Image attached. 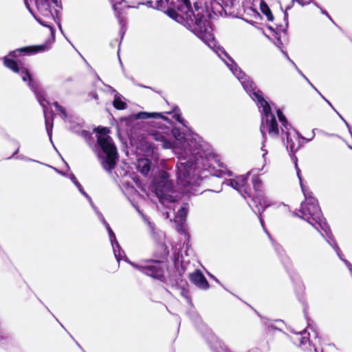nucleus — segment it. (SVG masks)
I'll use <instances>...</instances> for the list:
<instances>
[{
    "mask_svg": "<svg viewBox=\"0 0 352 352\" xmlns=\"http://www.w3.org/2000/svg\"><path fill=\"white\" fill-rule=\"evenodd\" d=\"M177 11L169 9L167 14L177 22L183 24L192 32L197 37L203 41L210 48L226 63L232 74L241 82L242 86L250 96L257 102L262 114L261 132L263 139L268 133L272 138L278 135L279 131L276 117L272 112V108L267 101L263 97V93L256 89L254 83L232 61L224 60L222 55L227 56L226 53L216 45L210 22L203 14L204 8L199 5L197 0H177Z\"/></svg>",
    "mask_w": 352,
    "mask_h": 352,
    "instance_id": "nucleus-1",
    "label": "nucleus"
},
{
    "mask_svg": "<svg viewBox=\"0 0 352 352\" xmlns=\"http://www.w3.org/2000/svg\"><path fill=\"white\" fill-rule=\"evenodd\" d=\"M152 138L162 142L165 149H172L177 155V185L183 193L195 194L201 178L198 174L199 161L202 159L200 138L192 133H184L178 128H161L151 133Z\"/></svg>",
    "mask_w": 352,
    "mask_h": 352,
    "instance_id": "nucleus-2",
    "label": "nucleus"
},
{
    "mask_svg": "<svg viewBox=\"0 0 352 352\" xmlns=\"http://www.w3.org/2000/svg\"><path fill=\"white\" fill-rule=\"evenodd\" d=\"M53 6L48 0H24L25 5L35 19L42 25L49 28L52 41L55 40V31L50 25L51 21H56L58 13L62 9L61 3L58 1L59 8L51 0Z\"/></svg>",
    "mask_w": 352,
    "mask_h": 352,
    "instance_id": "nucleus-3",
    "label": "nucleus"
},
{
    "mask_svg": "<svg viewBox=\"0 0 352 352\" xmlns=\"http://www.w3.org/2000/svg\"><path fill=\"white\" fill-rule=\"evenodd\" d=\"M48 49L49 46L47 44L28 46L16 49L10 52L8 56L3 57V65L14 73L19 74L23 81L27 82L31 89L34 90V82L28 69L22 65H19L12 58H16L23 54H32L38 52H44Z\"/></svg>",
    "mask_w": 352,
    "mask_h": 352,
    "instance_id": "nucleus-4",
    "label": "nucleus"
},
{
    "mask_svg": "<svg viewBox=\"0 0 352 352\" xmlns=\"http://www.w3.org/2000/svg\"><path fill=\"white\" fill-rule=\"evenodd\" d=\"M300 186L305 197V200L302 203L299 210L300 214L298 215L313 226L318 231L321 232L320 230H322L324 233L327 234L329 228L323 220L317 200L305 191L302 183Z\"/></svg>",
    "mask_w": 352,
    "mask_h": 352,
    "instance_id": "nucleus-5",
    "label": "nucleus"
},
{
    "mask_svg": "<svg viewBox=\"0 0 352 352\" xmlns=\"http://www.w3.org/2000/svg\"><path fill=\"white\" fill-rule=\"evenodd\" d=\"M97 132V142L102 151L98 153V157L102 167L107 171L114 168L118 159L116 147L111 138L109 135V129L107 127L98 126L96 129Z\"/></svg>",
    "mask_w": 352,
    "mask_h": 352,
    "instance_id": "nucleus-6",
    "label": "nucleus"
},
{
    "mask_svg": "<svg viewBox=\"0 0 352 352\" xmlns=\"http://www.w3.org/2000/svg\"><path fill=\"white\" fill-rule=\"evenodd\" d=\"M290 332L291 334L287 335V336L294 344L304 351H311L314 349L315 352H318L316 344L320 342L318 338V331H312V335H311L309 331Z\"/></svg>",
    "mask_w": 352,
    "mask_h": 352,
    "instance_id": "nucleus-7",
    "label": "nucleus"
},
{
    "mask_svg": "<svg viewBox=\"0 0 352 352\" xmlns=\"http://www.w3.org/2000/svg\"><path fill=\"white\" fill-rule=\"evenodd\" d=\"M277 116L281 123V133L287 139V147L291 152H296L300 146V138L298 132L290 125L283 113L277 110Z\"/></svg>",
    "mask_w": 352,
    "mask_h": 352,
    "instance_id": "nucleus-8",
    "label": "nucleus"
},
{
    "mask_svg": "<svg viewBox=\"0 0 352 352\" xmlns=\"http://www.w3.org/2000/svg\"><path fill=\"white\" fill-rule=\"evenodd\" d=\"M129 263L133 267L145 274L159 280H162L164 277L166 267L165 264L156 260L143 261L140 264H135L132 262Z\"/></svg>",
    "mask_w": 352,
    "mask_h": 352,
    "instance_id": "nucleus-9",
    "label": "nucleus"
},
{
    "mask_svg": "<svg viewBox=\"0 0 352 352\" xmlns=\"http://www.w3.org/2000/svg\"><path fill=\"white\" fill-rule=\"evenodd\" d=\"M248 176H239L234 179L227 180L224 184L231 186L236 190L244 198L250 197V189L247 186Z\"/></svg>",
    "mask_w": 352,
    "mask_h": 352,
    "instance_id": "nucleus-10",
    "label": "nucleus"
},
{
    "mask_svg": "<svg viewBox=\"0 0 352 352\" xmlns=\"http://www.w3.org/2000/svg\"><path fill=\"white\" fill-rule=\"evenodd\" d=\"M203 337L213 352H231L213 331H204Z\"/></svg>",
    "mask_w": 352,
    "mask_h": 352,
    "instance_id": "nucleus-11",
    "label": "nucleus"
},
{
    "mask_svg": "<svg viewBox=\"0 0 352 352\" xmlns=\"http://www.w3.org/2000/svg\"><path fill=\"white\" fill-rule=\"evenodd\" d=\"M99 217L108 231L109 239L112 245L114 255L117 261L119 262L122 258L123 252L121 250L120 246L116 240V235L113 233V230L111 229L108 223L104 220V217L101 214H99Z\"/></svg>",
    "mask_w": 352,
    "mask_h": 352,
    "instance_id": "nucleus-12",
    "label": "nucleus"
},
{
    "mask_svg": "<svg viewBox=\"0 0 352 352\" xmlns=\"http://www.w3.org/2000/svg\"><path fill=\"white\" fill-rule=\"evenodd\" d=\"M252 201L256 204V207L257 208L256 212L258 214L260 222L263 227V219L261 214L263 212L266 208L272 205V201L267 197H263L260 194H256L252 198Z\"/></svg>",
    "mask_w": 352,
    "mask_h": 352,
    "instance_id": "nucleus-13",
    "label": "nucleus"
},
{
    "mask_svg": "<svg viewBox=\"0 0 352 352\" xmlns=\"http://www.w3.org/2000/svg\"><path fill=\"white\" fill-rule=\"evenodd\" d=\"M189 278L190 281L199 288L204 290L208 289L209 288L208 282L199 270H196L195 272L190 274Z\"/></svg>",
    "mask_w": 352,
    "mask_h": 352,
    "instance_id": "nucleus-14",
    "label": "nucleus"
},
{
    "mask_svg": "<svg viewBox=\"0 0 352 352\" xmlns=\"http://www.w3.org/2000/svg\"><path fill=\"white\" fill-rule=\"evenodd\" d=\"M38 100L40 103V104L42 106L43 109V113L45 115V126H46V130L47 132V134L50 137V139H52V127H53V123H52V119L48 116L47 114V107L48 104L47 101H46L45 99H41L40 96H37Z\"/></svg>",
    "mask_w": 352,
    "mask_h": 352,
    "instance_id": "nucleus-15",
    "label": "nucleus"
},
{
    "mask_svg": "<svg viewBox=\"0 0 352 352\" xmlns=\"http://www.w3.org/2000/svg\"><path fill=\"white\" fill-rule=\"evenodd\" d=\"M151 167V163L148 159L141 158L138 160L137 168L143 175H147Z\"/></svg>",
    "mask_w": 352,
    "mask_h": 352,
    "instance_id": "nucleus-16",
    "label": "nucleus"
},
{
    "mask_svg": "<svg viewBox=\"0 0 352 352\" xmlns=\"http://www.w3.org/2000/svg\"><path fill=\"white\" fill-rule=\"evenodd\" d=\"M178 204H174V208L173 210H175L176 208H177V212L175 217V222L176 223H182L183 221L186 219L188 210L186 208V206H178Z\"/></svg>",
    "mask_w": 352,
    "mask_h": 352,
    "instance_id": "nucleus-17",
    "label": "nucleus"
},
{
    "mask_svg": "<svg viewBox=\"0 0 352 352\" xmlns=\"http://www.w3.org/2000/svg\"><path fill=\"white\" fill-rule=\"evenodd\" d=\"M109 88L112 90L113 93H115L114 100L113 102L114 107L117 109H124L126 108V104L124 101H122L121 98V95L116 92V91L113 89L111 87Z\"/></svg>",
    "mask_w": 352,
    "mask_h": 352,
    "instance_id": "nucleus-18",
    "label": "nucleus"
},
{
    "mask_svg": "<svg viewBox=\"0 0 352 352\" xmlns=\"http://www.w3.org/2000/svg\"><path fill=\"white\" fill-rule=\"evenodd\" d=\"M137 119H148V118H162L165 119V117L160 113H147V112H140L135 116Z\"/></svg>",
    "mask_w": 352,
    "mask_h": 352,
    "instance_id": "nucleus-19",
    "label": "nucleus"
},
{
    "mask_svg": "<svg viewBox=\"0 0 352 352\" xmlns=\"http://www.w3.org/2000/svg\"><path fill=\"white\" fill-rule=\"evenodd\" d=\"M240 3L245 10L250 9L252 12H255V10L252 8L251 0H232L231 6H236Z\"/></svg>",
    "mask_w": 352,
    "mask_h": 352,
    "instance_id": "nucleus-20",
    "label": "nucleus"
},
{
    "mask_svg": "<svg viewBox=\"0 0 352 352\" xmlns=\"http://www.w3.org/2000/svg\"><path fill=\"white\" fill-rule=\"evenodd\" d=\"M260 7L262 13L265 15L267 19L270 21H272L274 16L268 6L262 1H261Z\"/></svg>",
    "mask_w": 352,
    "mask_h": 352,
    "instance_id": "nucleus-21",
    "label": "nucleus"
},
{
    "mask_svg": "<svg viewBox=\"0 0 352 352\" xmlns=\"http://www.w3.org/2000/svg\"><path fill=\"white\" fill-rule=\"evenodd\" d=\"M168 5V0H156L155 5H151L158 10H163Z\"/></svg>",
    "mask_w": 352,
    "mask_h": 352,
    "instance_id": "nucleus-22",
    "label": "nucleus"
},
{
    "mask_svg": "<svg viewBox=\"0 0 352 352\" xmlns=\"http://www.w3.org/2000/svg\"><path fill=\"white\" fill-rule=\"evenodd\" d=\"M253 187L256 191L260 190L262 187L263 182L261 179L258 176H254L252 179Z\"/></svg>",
    "mask_w": 352,
    "mask_h": 352,
    "instance_id": "nucleus-23",
    "label": "nucleus"
},
{
    "mask_svg": "<svg viewBox=\"0 0 352 352\" xmlns=\"http://www.w3.org/2000/svg\"><path fill=\"white\" fill-rule=\"evenodd\" d=\"M70 179L73 182V183L76 186V187L78 188L80 192L90 200V198L88 197L87 193L83 191L82 186L80 185V184L76 180V178L75 175H73V174H71L70 175Z\"/></svg>",
    "mask_w": 352,
    "mask_h": 352,
    "instance_id": "nucleus-24",
    "label": "nucleus"
},
{
    "mask_svg": "<svg viewBox=\"0 0 352 352\" xmlns=\"http://www.w3.org/2000/svg\"><path fill=\"white\" fill-rule=\"evenodd\" d=\"M321 352H338L336 346L333 344H328L322 346Z\"/></svg>",
    "mask_w": 352,
    "mask_h": 352,
    "instance_id": "nucleus-25",
    "label": "nucleus"
},
{
    "mask_svg": "<svg viewBox=\"0 0 352 352\" xmlns=\"http://www.w3.org/2000/svg\"><path fill=\"white\" fill-rule=\"evenodd\" d=\"M52 106L54 107V108L56 109V110L60 112L61 113V116L63 119H66L67 116V112L65 110V109H63L61 106H60L57 102H54L52 104Z\"/></svg>",
    "mask_w": 352,
    "mask_h": 352,
    "instance_id": "nucleus-26",
    "label": "nucleus"
},
{
    "mask_svg": "<svg viewBox=\"0 0 352 352\" xmlns=\"http://www.w3.org/2000/svg\"><path fill=\"white\" fill-rule=\"evenodd\" d=\"M155 153V148L153 146H152L151 144H149L147 146V150L146 151V155L147 156H152Z\"/></svg>",
    "mask_w": 352,
    "mask_h": 352,
    "instance_id": "nucleus-27",
    "label": "nucleus"
},
{
    "mask_svg": "<svg viewBox=\"0 0 352 352\" xmlns=\"http://www.w3.org/2000/svg\"><path fill=\"white\" fill-rule=\"evenodd\" d=\"M113 4V8L116 12H119L120 8L118 5H120L124 0H110Z\"/></svg>",
    "mask_w": 352,
    "mask_h": 352,
    "instance_id": "nucleus-28",
    "label": "nucleus"
},
{
    "mask_svg": "<svg viewBox=\"0 0 352 352\" xmlns=\"http://www.w3.org/2000/svg\"><path fill=\"white\" fill-rule=\"evenodd\" d=\"M293 64V65L295 67V68L296 69V70L298 71V72L309 82V84H310V85L314 88L316 91L317 89L314 87V86L310 82V81L308 80V78L301 72L300 70L298 69V67L296 66V65L291 60H289Z\"/></svg>",
    "mask_w": 352,
    "mask_h": 352,
    "instance_id": "nucleus-29",
    "label": "nucleus"
},
{
    "mask_svg": "<svg viewBox=\"0 0 352 352\" xmlns=\"http://www.w3.org/2000/svg\"><path fill=\"white\" fill-rule=\"evenodd\" d=\"M219 3L215 1H212L210 2V9L212 10V12H215V10H218L217 8V6L218 5Z\"/></svg>",
    "mask_w": 352,
    "mask_h": 352,
    "instance_id": "nucleus-30",
    "label": "nucleus"
},
{
    "mask_svg": "<svg viewBox=\"0 0 352 352\" xmlns=\"http://www.w3.org/2000/svg\"><path fill=\"white\" fill-rule=\"evenodd\" d=\"M276 324V326H272V327L274 329V330H280L282 328L281 324L283 322L281 321H277Z\"/></svg>",
    "mask_w": 352,
    "mask_h": 352,
    "instance_id": "nucleus-31",
    "label": "nucleus"
},
{
    "mask_svg": "<svg viewBox=\"0 0 352 352\" xmlns=\"http://www.w3.org/2000/svg\"><path fill=\"white\" fill-rule=\"evenodd\" d=\"M328 242H329V244H330V245H331V246L335 249V250L336 251V252H337L338 255L339 256H340V253H339V252H340V249H339V248H338L336 244H333V243H331L329 241H328Z\"/></svg>",
    "mask_w": 352,
    "mask_h": 352,
    "instance_id": "nucleus-32",
    "label": "nucleus"
},
{
    "mask_svg": "<svg viewBox=\"0 0 352 352\" xmlns=\"http://www.w3.org/2000/svg\"><path fill=\"white\" fill-rule=\"evenodd\" d=\"M174 117L175 118V119H176L179 122H180V123H182V124H183L184 125V122H184V120H183V119L182 118V117H181V116H180V115H179V114H175Z\"/></svg>",
    "mask_w": 352,
    "mask_h": 352,
    "instance_id": "nucleus-33",
    "label": "nucleus"
},
{
    "mask_svg": "<svg viewBox=\"0 0 352 352\" xmlns=\"http://www.w3.org/2000/svg\"><path fill=\"white\" fill-rule=\"evenodd\" d=\"M294 2H297L298 4L301 5V6H305V5H307L308 3H307V1H303L302 0H293L292 1V3H294Z\"/></svg>",
    "mask_w": 352,
    "mask_h": 352,
    "instance_id": "nucleus-34",
    "label": "nucleus"
},
{
    "mask_svg": "<svg viewBox=\"0 0 352 352\" xmlns=\"http://www.w3.org/2000/svg\"><path fill=\"white\" fill-rule=\"evenodd\" d=\"M6 331H0V343L4 339L7 338V336L5 335Z\"/></svg>",
    "mask_w": 352,
    "mask_h": 352,
    "instance_id": "nucleus-35",
    "label": "nucleus"
},
{
    "mask_svg": "<svg viewBox=\"0 0 352 352\" xmlns=\"http://www.w3.org/2000/svg\"><path fill=\"white\" fill-rule=\"evenodd\" d=\"M53 3L59 8L58 0H52Z\"/></svg>",
    "mask_w": 352,
    "mask_h": 352,
    "instance_id": "nucleus-36",
    "label": "nucleus"
},
{
    "mask_svg": "<svg viewBox=\"0 0 352 352\" xmlns=\"http://www.w3.org/2000/svg\"><path fill=\"white\" fill-rule=\"evenodd\" d=\"M209 275H210V276L211 278H212L214 279V280H215L217 283H219V280H218L217 278H215L213 275H211V274H209Z\"/></svg>",
    "mask_w": 352,
    "mask_h": 352,
    "instance_id": "nucleus-37",
    "label": "nucleus"
},
{
    "mask_svg": "<svg viewBox=\"0 0 352 352\" xmlns=\"http://www.w3.org/2000/svg\"><path fill=\"white\" fill-rule=\"evenodd\" d=\"M262 151H263V157H265V156L267 155V151L264 150L263 148H262Z\"/></svg>",
    "mask_w": 352,
    "mask_h": 352,
    "instance_id": "nucleus-38",
    "label": "nucleus"
},
{
    "mask_svg": "<svg viewBox=\"0 0 352 352\" xmlns=\"http://www.w3.org/2000/svg\"><path fill=\"white\" fill-rule=\"evenodd\" d=\"M205 8H206V11L208 12L209 6L207 4L206 5Z\"/></svg>",
    "mask_w": 352,
    "mask_h": 352,
    "instance_id": "nucleus-39",
    "label": "nucleus"
},
{
    "mask_svg": "<svg viewBox=\"0 0 352 352\" xmlns=\"http://www.w3.org/2000/svg\"><path fill=\"white\" fill-rule=\"evenodd\" d=\"M82 134L83 135H87V131H82Z\"/></svg>",
    "mask_w": 352,
    "mask_h": 352,
    "instance_id": "nucleus-40",
    "label": "nucleus"
},
{
    "mask_svg": "<svg viewBox=\"0 0 352 352\" xmlns=\"http://www.w3.org/2000/svg\"><path fill=\"white\" fill-rule=\"evenodd\" d=\"M76 344L78 345V346L82 350V348L81 347V346L80 345L79 343H78L77 342H76Z\"/></svg>",
    "mask_w": 352,
    "mask_h": 352,
    "instance_id": "nucleus-41",
    "label": "nucleus"
},
{
    "mask_svg": "<svg viewBox=\"0 0 352 352\" xmlns=\"http://www.w3.org/2000/svg\"><path fill=\"white\" fill-rule=\"evenodd\" d=\"M58 27H59V29L62 31V28H61V25L60 24L58 23Z\"/></svg>",
    "mask_w": 352,
    "mask_h": 352,
    "instance_id": "nucleus-42",
    "label": "nucleus"
},
{
    "mask_svg": "<svg viewBox=\"0 0 352 352\" xmlns=\"http://www.w3.org/2000/svg\"><path fill=\"white\" fill-rule=\"evenodd\" d=\"M263 167H265V164L263 165V167L261 168H258L257 170L259 171V170H262L263 168Z\"/></svg>",
    "mask_w": 352,
    "mask_h": 352,
    "instance_id": "nucleus-43",
    "label": "nucleus"
},
{
    "mask_svg": "<svg viewBox=\"0 0 352 352\" xmlns=\"http://www.w3.org/2000/svg\"><path fill=\"white\" fill-rule=\"evenodd\" d=\"M166 217L169 218V213L168 212H166Z\"/></svg>",
    "mask_w": 352,
    "mask_h": 352,
    "instance_id": "nucleus-44",
    "label": "nucleus"
},
{
    "mask_svg": "<svg viewBox=\"0 0 352 352\" xmlns=\"http://www.w3.org/2000/svg\"><path fill=\"white\" fill-rule=\"evenodd\" d=\"M312 1V0H307V3H310Z\"/></svg>",
    "mask_w": 352,
    "mask_h": 352,
    "instance_id": "nucleus-45",
    "label": "nucleus"
},
{
    "mask_svg": "<svg viewBox=\"0 0 352 352\" xmlns=\"http://www.w3.org/2000/svg\"><path fill=\"white\" fill-rule=\"evenodd\" d=\"M314 135H311V138H309V140H311V139H313V138H314Z\"/></svg>",
    "mask_w": 352,
    "mask_h": 352,
    "instance_id": "nucleus-46",
    "label": "nucleus"
},
{
    "mask_svg": "<svg viewBox=\"0 0 352 352\" xmlns=\"http://www.w3.org/2000/svg\"><path fill=\"white\" fill-rule=\"evenodd\" d=\"M314 135H311V138H309V140H311V139H313V138H314Z\"/></svg>",
    "mask_w": 352,
    "mask_h": 352,
    "instance_id": "nucleus-47",
    "label": "nucleus"
},
{
    "mask_svg": "<svg viewBox=\"0 0 352 352\" xmlns=\"http://www.w3.org/2000/svg\"><path fill=\"white\" fill-rule=\"evenodd\" d=\"M314 135H311V138H309V140H311V139H313V138H314Z\"/></svg>",
    "mask_w": 352,
    "mask_h": 352,
    "instance_id": "nucleus-48",
    "label": "nucleus"
},
{
    "mask_svg": "<svg viewBox=\"0 0 352 352\" xmlns=\"http://www.w3.org/2000/svg\"><path fill=\"white\" fill-rule=\"evenodd\" d=\"M314 135H311V138H309V140H311V139H313V138H314Z\"/></svg>",
    "mask_w": 352,
    "mask_h": 352,
    "instance_id": "nucleus-49",
    "label": "nucleus"
},
{
    "mask_svg": "<svg viewBox=\"0 0 352 352\" xmlns=\"http://www.w3.org/2000/svg\"><path fill=\"white\" fill-rule=\"evenodd\" d=\"M165 175H166V173H163V177H165Z\"/></svg>",
    "mask_w": 352,
    "mask_h": 352,
    "instance_id": "nucleus-50",
    "label": "nucleus"
},
{
    "mask_svg": "<svg viewBox=\"0 0 352 352\" xmlns=\"http://www.w3.org/2000/svg\"><path fill=\"white\" fill-rule=\"evenodd\" d=\"M161 201L164 204V200L163 199H162Z\"/></svg>",
    "mask_w": 352,
    "mask_h": 352,
    "instance_id": "nucleus-51",
    "label": "nucleus"
},
{
    "mask_svg": "<svg viewBox=\"0 0 352 352\" xmlns=\"http://www.w3.org/2000/svg\"><path fill=\"white\" fill-rule=\"evenodd\" d=\"M328 104L331 106V104L330 103V102L327 101Z\"/></svg>",
    "mask_w": 352,
    "mask_h": 352,
    "instance_id": "nucleus-52",
    "label": "nucleus"
}]
</instances>
